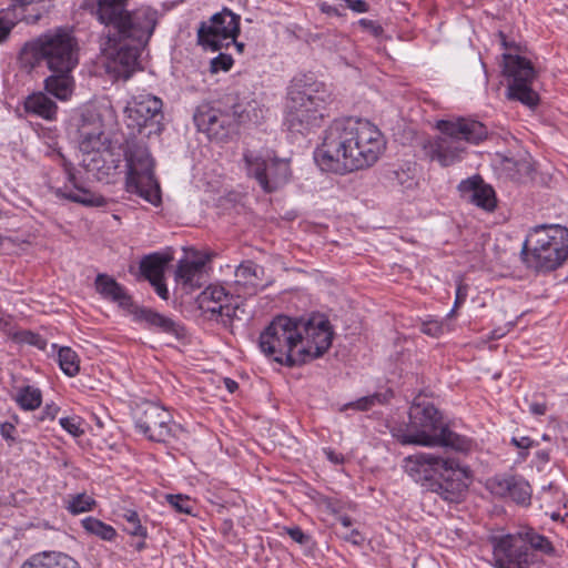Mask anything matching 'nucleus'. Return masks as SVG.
Instances as JSON below:
<instances>
[{
  "label": "nucleus",
  "mask_w": 568,
  "mask_h": 568,
  "mask_svg": "<svg viewBox=\"0 0 568 568\" xmlns=\"http://www.w3.org/2000/svg\"><path fill=\"white\" fill-rule=\"evenodd\" d=\"M385 149L384 135L375 124L349 116L331 123L314 159L323 171L343 174L372 166Z\"/></svg>",
  "instance_id": "1"
},
{
  "label": "nucleus",
  "mask_w": 568,
  "mask_h": 568,
  "mask_svg": "<svg viewBox=\"0 0 568 568\" xmlns=\"http://www.w3.org/2000/svg\"><path fill=\"white\" fill-rule=\"evenodd\" d=\"M407 475L450 504L462 503L471 481V470L455 458L419 453L404 459Z\"/></svg>",
  "instance_id": "2"
},
{
  "label": "nucleus",
  "mask_w": 568,
  "mask_h": 568,
  "mask_svg": "<svg viewBox=\"0 0 568 568\" xmlns=\"http://www.w3.org/2000/svg\"><path fill=\"white\" fill-rule=\"evenodd\" d=\"M78 51L72 30L57 28L26 42L18 60L21 68L28 71L44 61L50 71L72 72L78 64Z\"/></svg>",
  "instance_id": "3"
},
{
  "label": "nucleus",
  "mask_w": 568,
  "mask_h": 568,
  "mask_svg": "<svg viewBox=\"0 0 568 568\" xmlns=\"http://www.w3.org/2000/svg\"><path fill=\"white\" fill-rule=\"evenodd\" d=\"M395 437L402 445L443 446L458 452L469 449V440L450 430L434 404H414L409 412V423L405 430Z\"/></svg>",
  "instance_id": "4"
},
{
  "label": "nucleus",
  "mask_w": 568,
  "mask_h": 568,
  "mask_svg": "<svg viewBox=\"0 0 568 568\" xmlns=\"http://www.w3.org/2000/svg\"><path fill=\"white\" fill-rule=\"evenodd\" d=\"M128 3L129 0H98L97 18L111 37L145 45L158 24V11L146 6L130 11Z\"/></svg>",
  "instance_id": "5"
},
{
  "label": "nucleus",
  "mask_w": 568,
  "mask_h": 568,
  "mask_svg": "<svg viewBox=\"0 0 568 568\" xmlns=\"http://www.w3.org/2000/svg\"><path fill=\"white\" fill-rule=\"evenodd\" d=\"M440 135L424 143L425 155L442 166H449L463 159L466 143L478 144L487 138L486 126L475 120L458 118L439 120L436 124Z\"/></svg>",
  "instance_id": "6"
},
{
  "label": "nucleus",
  "mask_w": 568,
  "mask_h": 568,
  "mask_svg": "<svg viewBox=\"0 0 568 568\" xmlns=\"http://www.w3.org/2000/svg\"><path fill=\"white\" fill-rule=\"evenodd\" d=\"M331 93L323 84L302 87L295 82L288 90L286 102V124L290 131L304 133L320 126Z\"/></svg>",
  "instance_id": "7"
},
{
  "label": "nucleus",
  "mask_w": 568,
  "mask_h": 568,
  "mask_svg": "<svg viewBox=\"0 0 568 568\" xmlns=\"http://www.w3.org/2000/svg\"><path fill=\"white\" fill-rule=\"evenodd\" d=\"M298 318L277 315L260 334L258 347L272 361L295 367L305 364V358L298 355Z\"/></svg>",
  "instance_id": "8"
},
{
  "label": "nucleus",
  "mask_w": 568,
  "mask_h": 568,
  "mask_svg": "<svg viewBox=\"0 0 568 568\" xmlns=\"http://www.w3.org/2000/svg\"><path fill=\"white\" fill-rule=\"evenodd\" d=\"M559 233L561 227L537 226L529 233L520 252L523 262L536 272L557 270L568 257V250L561 239L550 232Z\"/></svg>",
  "instance_id": "9"
},
{
  "label": "nucleus",
  "mask_w": 568,
  "mask_h": 568,
  "mask_svg": "<svg viewBox=\"0 0 568 568\" xmlns=\"http://www.w3.org/2000/svg\"><path fill=\"white\" fill-rule=\"evenodd\" d=\"M125 190L146 202L158 205L161 202L160 185L154 176V162L144 145L131 144L125 151Z\"/></svg>",
  "instance_id": "10"
},
{
  "label": "nucleus",
  "mask_w": 568,
  "mask_h": 568,
  "mask_svg": "<svg viewBox=\"0 0 568 568\" xmlns=\"http://www.w3.org/2000/svg\"><path fill=\"white\" fill-rule=\"evenodd\" d=\"M504 74L508 78L507 98L528 108L539 104V95L531 88L536 70L530 60L518 54L504 53Z\"/></svg>",
  "instance_id": "11"
},
{
  "label": "nucleus",
  "mask_w": 568,
  "mask_h": 568,
  "mask_svg": "<svg viewBox=\"0 0 568 568\" xmlns=\"http://www.w3.org/2000/svg\"><path fill=\"white\" fill-rule=\"evenodd\" d=\"M243 158L248 176L254 178L265 193L277 191L291 178V168L287 160L254 154L251 151H246Z\"/></svg>",
  "instance_id": "12"
},
{
  "label": "nucleus",
  "mask_w": 568,
  "mask_h": 568,
  "mask_svg": "<svg viewBox=\"0 0 568 568\" xmlns=\"http://www.w3.org/2000/svg\"><path fill=\"white\" fill-rule=\"evenodd\" d=\"M162 106V100L151 94L134 98L124 110L128 128L132 130V133L143 134L148 138L160 134L163 130L164 118Z\"/></svg>",
  "instance_id": "13"
},
{
  "label": "nucleus",
  "mask_w": 568,
  "mask_h": 568,
  "mask_svg": "<svg viewBox=\"0 0 568 568\" xmlns=\"http://www.w3.org/2000/svg\"><path fill=\"white\" fill-rule=\"evenodd\" d=\"M488 540L496 568H540L536 555L526 547L520 535H494Z\"/></svg>",
  "instance_id": "14"
},
{
  "label": "nucleus",
  "mask_w": 568,
  "mask_h": 568,
  "mask_svg": "<svg viewBox=\"0 0 568 568\" xmlns=\"http://www.w3.org/2000/svg\"><path fill=\"white\" fill-rule=\"evenodd\" d=\"M134 424L149 440L168 443L174 437L171 414L155 403L145 402L138 405L134 412Z\"/></svg>",
  "instance_id": "15"
},
{
  "label": "nucleus",
  "mask_w": 568,
  "mask_h": 568,
  "mask_svg": "<svg viewBox=\"0 0 568 568\" xmlns=\"http://www.w3.org/2000/svg\"><path fill=\"white\" fill-rule=\"evenodd\" d=\"M298 318V355L305 358V364L322 357L331 347L333 331L331 324L324 318Z\"/></svg>",
  "instance_id": "16"
},
{
  "label": "nucleus",
  "mask_w": 568,
  "mask_h": 568,
  "mask_svg": "<svg viewBox=\"0 0 568 568\" xmlns=\"http://www.w3.org/2000/svg\"><path fill=\"white\" fill-rule=\"evenodd\" d=\"M240 19V16L224 8L213 14L209 22L201 23L197 31L199 43L212 51L221 50L225 41H234L239 36Z\"/></svg>",
  "instance_id": "17"
},
{
  "label": "nucleus",
  "mask_w": 568,
  "mask_h": 568,
  "mask_svg": "<svg viewBox=\"0 0 568 568\" xmlns=\"http://www.w3.org/2000/svg\"><path fill=\"white\" fill-rule=\"evenodd\" d=\"M193 120L197 130L206 133L211 140L223 141L233 132L231 114L209 102L196 108Z\"/></svg>",
  "instance_id": "18"
},
{
  "label": "nucleus",
  "mask_w": 568,
  "mask_h": 568,
  "mask_svg": "<svg viewBox=\"0 0 568 568\" xmlns=\"http://www.w3.org/2000/svg\"><path fill=\"white\" fill-rule=\"evenodd\" d=\"M77 141L81 152L99 151V148L111 144L104 132V123L101 114L93 109H88L78 121Z\"/></svg>",
  "instance_id": "19"
},
{
  "label": "nucleus",
  "mask_w": 568,
  "mask_h": 568,
  "mask_svg": "<svg viewBox=\"0 0 568 568\" xmlns=\"http://www.w3.org/2000/svg\"><path fill=\"white\" fill-rule=\"evenodd\" d=\"M108 44L109 47L104 49V52L110 59V62L114 64V71H116L119 75L129 78L138 64L141 48L143 45H140L139 43H122L121 40L111 37V34H108Z\"/></svg>",
  "instance_id": "20"
},
{
  "label": "nucleus",
  "mask_w": 568,
  "mask_h": 568,
  "mask_svg": "<svg viewBox=\"0 0 568 568\" xmlns=\"http://www.w3.org/2000/svg\"><path fill=\"white\" fill-rule=\"evenodd\" d=\"M131 313L135 322L144 323L145 327L155 333L166 334L182 339L185 336L184 326L174 321L173 318L165 316L152 308L144 306H134Z\"/></svg>",
  "instance_id": "21"
},
{
  "label": "nucleus",
  "mask_w": 568,
  "mask_h": 568,
  "mask_svg": "<svg viewBox=\"0 0 568 568\" xmlns=\"http://www.w3.org/2000/svg\"><path fill=\"white\" fill-rule=\"evenodd\" d=\"M263 276V266L252 260L243 261L234 272L233 286L236 298L253 296L264 288Z\"/></svg>",
  "instance_id": "22"
},
{
  "label": "nucleus",
  "mask_w": 568,
  "mask_h": 568,
  "mask_svg": "<svg viewBox=\"0 0 568 568\" xmlns=\"http://www.w3.org/2000/svg\"><path fill=\"white\" fill-rule=\"evenodd\" d=\"M489 490L499 497H509L517 504L528 505L531 488L528 481L517 476H495L487 481Z\"/></svg>",
  "instance_id": "23"
},
{
  "label": "nucleus",
  "mask_w": 568,
  "mask_h": 568,
  "mask_svg": "<svg viewBox=\"0 0 568 568\" xmlns=\"http://www.w3.org/2000/svg\"><path fill=\"white\" fill-rule=\"evenodd\" d=\"M462 196L467 197L476 206L491 212L497 206V199L494 189L486 184L480 175H473L458 185Z\"/></svg>",
  "instance_id": "24"
},
{
  "label": "nucleus",
  "mask_w": 568,
  "mask_h": 568,
  "mask_svg": "<svg viewBox=\"0 0 568 568\" xmlns=\"http://www.w3.org/2000/svg\"><path fill=\"white\" fill-rule=\"evenodd\" d=\"M82 165L87 172L92 173L99 181L112 175L120 165V158L111 150V144L99 148V151L82 152Z\"/></svg>",
  "instance_id": "25"
},
{
  "label": "nucleus",
  "mask_w": 568,
  "mask_h": 568,
  "mask_svg": "<svg viewBox=\"0 0 568 568\" xmlns=\"http://www.w3.org/2000/svg\"><path fill=\"white\" fill-rule=\"evenodd\" d=\"M67 181L72 185L74 191H65L62 187L50 186L53 194L61 200H68L85 206H103L106 201L102 195L95 194L87 189L81 180L77 176L75 168L65 172Z\"/></svg>",
  "instance_id": "26"
},
{
  "label": "nucleus",
  "mask_w": 568,
  "mask_h": 568,
  "mask_svg": "<svg viewBox=\"0 0 568 568\" xmlns=\"http://www.w3.org/2000/svg\"><path fill=\"white\" fill-rule=\"evenodd\" d=\"M97 292L108 301L116 303L120 307L131 312L134 303L126 290L118 283L113 277L106 274H98L94 281Z\"/></svg>",
  "instance_id": "27"
},
{
  "label": "nucleus",
  "mask_w": 568,
  "mask_h": 568,
  "mask_svg": "<svg viewBox=\"0 0 568 568\" xmlns=\"http://www.w3.org/2000/svg\"><path fill=\"white\" fill-rule=\"evenodd\" d=\"M52 74L44 80V89L59 100H68L72 92L74 81L71 72L51 71Z\"/></svg>",
  "instance_id": "28"
},
{
  "label": "nucleus",
  "mask_w": 568,
  "mask_h": 568,
  "mask_svg": "<svg viewBox=\"0 0 568 568\" xmlns=\"http://www.w3.org/2000/svg\"><path fill=\"white\" fill-rule=\"evenodd\" d=\"M24 109L28 113H33L45 120H52L55 118L58 106L47 94L38 92L27 98Z\"/></svg>",
  "instance_id": "29"
},
{
  "label": "nucleus",
  "mask_w": 568,
  "mask_h": 568,
  "mask_svg": "<svg viewBox=\"0 0 568 568\" xmlns=\"http://www.w3.org/2000/svg\"><path fill=\"white\" fill-rule=\"evenodd\" d=\"M204 262L202 261H181L176 268V278L189 288L201 287L200 280L203 277Z\"/></svg>",
  "instance_id": "30"
},
{
  "label": "nucleus",
  "mask_w": 568,
  "mask_h": 568,
  "mask_svg": "<svg viewBox=\"0 0 568 568\" xmlns=\"http://www.w3.org/2000/svg\"><path fill=\"white\" fill-rule=\"evenodd\" d=\"M19 3L23 21L33 24L47 16L54 7L53 0H16Z\"/></svg>",
  "instance_id": "31"
},
{
  "label": "nucleus",
  "mask_w": 568,
  "mask_h": 568,
  "mask_svg": "<svg viewBox=\"0 0 568 568\" xmlns=\"http://www.w3.org/2000/svg\"><path fill=\"white\" fill-rule=\"evenodd\" d=\"M78 564L73 558L63 552L43 551L32 556L21 568H61L64 561Z\"/></svg>",
  "instance_id": "32"
},
{
  "label": "nucleus",
  "mask_w": 568,
  "mask_h": 568,
  "mask_svg": "<svg viewBox=\"0 0 568 568\" xmlns=\"http://www.w3.org/2000/svg\"><path fill=\"white\" fill-rule=\"evenodd\" d=\"M210 310H201L205 314H210V320L220 321L226 328H231L233 321L239 318L237 311L240 302L222 304L220 302L209 303Z\"/></svg>",
  "instance_id": "33"
},
{
  "label": "nucleus",
  "mask_w": 568,
  "mask_h": 568,
  "mask_svg": "<svg viewBox=\"0 0 568 568\" xmlns=\"http://www.w3.org/2000/svg\"><path fill=\"white\" fill-rule=\"evenodd\" d=\"M169 257L161 253H152L144 256L140 262L141 274L150 282L164 277L165 266Z\"/></svg>",
  "instance_id": "34"
},
{
  "label": "nucleus",
  "mask_w": 568,
  "mask_h": 568,
  "mask_svg": "<svg viewBox=\"0 0 568 568\" xmlns=\"http://www.w3.org/2000/svg\"><path fill=\"white\" fill-rule=\"evenodd\" d=\"M232 126H234V122L239 124L243 123H258L263 118V111L258 108L255 101L246 102V103H236L232 106ZM234 128H232L233 130Z\"/></svg>",
  "instance_id": "35"
},
{
  "label": "nucleus",
  "mask_w": 568,
  "mask_h": 568,
  "mask_svg": "<svg viewBox=\"0 0 568 568\" xmlns=\"http://www.w3.org/2000/svg\"><path fill=\"white\" fill-rule=\"evenodd\" d=\"M23 17L19 3L16 0H12V3L8 8L0 10V42L9 37L11 30L18 22L23 21Z\"/></svg>",
  "instance_id": "36"
},
{
  "label": "nucleus",
  "mask_w": 568,
  "mask_h": 568,
  "mask_svg": "<svg viewBox=\"0 0 568 568\" xmlns=\"http://www.w3.org/2000/svg\"><path fill=\"white\" fill-rule=\"evenodd\" d=\"M212 302L229 304L239 302V298L234 295H230L223 286L210 285L197 297L199 308L210 310L209 303Z\"/></svg>",
  "instance_id": "37"
},
{
  "label": "nucleus",
  "mask_w": 568,
  "mask_h": 568,
  "mask_svg": "<svg viewBox=\"0 0 568 568\" xmlns=\"http://www.w3.org/2000/svg\"><path fill=\"white\" fill-rule=\"evenodd\" d=\"M516 535H520L526 544V547H529L531 551L536 550L549 556L555 554V548L549 539L542 535H539L532 528H523L517 531Z\"/></svg>",
  "instance_id": "38"
},
{
  "label": "nucleus",
  "mask_w": 568,
  "mask_h": 568,
  "mask_svg": "<svg viewBox=\"0 0 568 568\" xmlns=\"http://www.w3.org/2000/svg\"><path fill=\"white\" fill-rule=\"evenodd\" d=\"M81 526L89 535H93L105 541H111L116 537V530L111 525L92 516L82 519Z\"/></svg>",
  "instance_id": "39"
},
{
  "label": "nucleus",
  "mask_w": 568,
  "mask_h": 568,
  "mask_svg": "<svg viewBox=\"0 0 568 568\" xmlns=\"http://www.w3.org/2000/svg\"><path fill=\"white\" fill-rule=\"evenodd\" d=\"M16 402L24 410H34L42 403V393L39 388L28 385L18 390Z\"/></svg>",
  "instance_id": "40"
},
{
  "label": "nucleus",
  "mask_w": 568,
  "mask_h": 568,
  "mask_svg": "<svg viewBox=\"0 0 568 568\" xmlns=\"http://www.w3.org/2000/svg\"><path fill=\"white\" fill-rule=\"evenodd\" d=\"M58 363L62 372L73 377L80 371V359L78 354L70 347H60L58 352Z\"/></svg>",
  "instance_id": "41"
},
{
  "label": "nucleus",
  "mask_w": 568,
  "mask_h": 568,
  "mask_svg": "<svg viewBox=\"0 0 568 568\" xmlns=\"http://www.w3.org/2000/svg\"><path fill=\"white\" fill-rule=\"evenodd\" d=\"M97 501L85 493L70 495L65 505V509L72 515L91 511L95 508Z\"/></svg>",
  "instance_id": "42"
},
{
  "label": "nucleus",
  "mask_w": 568,
  "mask_h": 568,
  "mask_svg": "<svg viewBox=\"0 0 568 568\" xmlns=\"http://www.w3.org/2000/svg\"><path fill=\"white\" fill-rule=\"evenodd\" d=\"M123 518L126 520L124 530L131 536H136L145 539L148 537V530L141 525L139 514L135 510L126 509L123 514Z\"/></svg>",
  "instance_id": "43"
},
{
  "label": "nucleus",
  "mask_w": 568,
  "mask_h": 568,
  "mask_svg": "<svg viewBox=\"0 0 568 568\" xmlns=\"http://www.w3.org/2000/svg\"><path fill=\"white\" fill-rule=\"evenodd\" d=\"M392 396V392H387L385 394L375 393L373 395L362 397L358 400L351 403L348 406H352L358 410H367L372 408L375 404L386 403Z\"/></svg>",
  "instance_id": "44"
},
{
  "label": "nucleus",
  "mask_w": 568,
  "mask_h": 568,
  "mask_svg": "<svg viewBox=\"0 0 568 568\" xmlns=\"http://www.w3.org/2000/svg\"><path fill=\"white\" fill-rule=\"evenodd\" d=\"M166 501L180 514L193 515V506L187 496L184 495H166Z\"/></svg>",
  "instance_id": "45"
},
{
  "label": "nucleus",
  "mask_w": 568,
  "mask_h": 568,
  "mask_svg": "<svg viewBox=\"0 0 568 568\" xmlns=\"http://www.w3.org/2000/svg\"><path fill=\"white\" fill-rule=\"evenodd\" d=\"M13 339L18 343L37 346L40 349H44L47 346L45 339H43L39 334L27 329L17 332L13 335Z\"/></svg>",
  "instance_id": "46"
},
{
  "label": "nucleus",
  "mask_w": 568,
  "mask_h": 568,
  "mask_svg": "<svg viewBox=\"0 0 568 568\" xmlns=\"http://www.w3.org/2000/svg\"><path fill=\"white\" fill-rule=\"evenodd\" d=\"M233 65V58L230 54L221 52L219 55L213 58L210 63L211 73H217L220 71H229Z\"/></svg>",
  "instance_id": "47"
},
{
  "label": "nucleus",
  "mask_w": 568,
  "mask_h": 568,
  "mask_svg": "<svg viewBox=\"0 0 568 568\" xmlns=\"http://www.w3.org/2000/svg\"><path fill=\"white\" fill-rule=\"evenodd\" d=\"M59 423L64 430L74 437H79L84 433L79 417H62Z\"/></svg>",
  "instance_id": "48"
},
{
  "label": "nucleus",
  "mask_w": 568,
  "mask_h": 568,
  "mask_svg": "<svg viewBox=\"0 0 568 568\" xmlns=\"http://www.w3.org/2000/svg\"><path fill=\"white\" fill-rule=\"evenodd\" d=\"M511 444L521 449L519 456L525 459L528 455V449L534 446V440L527 436L513 437Z\"/></svg>",
  "instance_id": "49"
},
{
  "label": "nucleus",
  "mask_w": 568,
  "mask_h": 568,
  "mask_svg": "<svg viewBox=\"0 0 568 568\" xmlns=\"http://www.w3.org/2000/svg\"><path fill=\"white\" fill-rule=\"evenodd\" d=\"M468 295V286L464 284L463 282H459L456 288V296L454 302V307L449 313V316H452L457 308H459L466 301Z\"/></svg>",
  "instance_id": "50"
},
{
  "label": "nucleus",
  "mask_w": 568,
  "mask_h": 568,
  "mask_svg": "<svg viewBox=\"0 0 568 568\" xmlns=\"http://www.w3.org/2000/svg\"><path fill=\"white\" fill-rule=\"evenodd\" d=\"M444 326L437 321H426L422 325V332L432 337H438L443 334Z\"/></svg>",
  "instance_id": "51"
},
{
  "label": "nucleus",
  "mask_w": 568,
  "mask_h": 568,
  "mask_svg": "<svg viewBox=\"0 0 568 568\" xmlns=\"http://www.w3.org/2000/svg\"><path fill=\"white\" fill-rule=\"evenodd\" d=\"M358 24L364 30L368 31L371 34H373L376 38L383 36V33H384L383 27L376 21L363 18L358 21Z\"/></svg>",
  "instance_id": "52"
},
{
  "label": "nucleus",
  "mask_w": 568,
  "mask_h": 568,
  "mask_svg": "<svg viewBox=\"0 0 568 568\" xmlns=\"http://www.w3.org/2000/svg\"><path fill=\"white\" fill-rule=\"evenodd\" d=\"M318 504L333 515H339L342 510L341 501L326 496H321L318 499Z\"/></svg>",
  "instance_id": "53"
},
{
  "label": "nucleus",
  "mask_w": 568,
  "mask_h": 568,
  "mask_svg": "<svg viewBox=\"0 0 568 568\" xmlns=\"http://www.w3.org/2000/svg\"><path fill=\"white\" fill-rule=\"evenodd\" d=\"M394 180L398 185L404 187H410L414 183L413 176L409 174V170H395L393 171Z\"/></svg>",
  "instance_id": "54"
},
{
  "label": "nucleus",
  "mask_w": 568,
  "mask_h": 568,
  "mask_svg": "<svg viewBox=\"0 0 568 568\" xmlns=\"http://www.w3.org/2000/svg\"><path fill=\"white\" fill-rule=\"evenodd\" d=\"M16 432L17 428L12 423L4 422L0 424V434L9 443V445H12L16 442Z\"/></svg>",
  "instance_id": "55"
},
{
  "label": "nucleus",
  "mask_w": 568,
  "mask_h": 568,
  "mask_svg": "<svg viewBox=\"0 0 568 568\" xmlns=\"http://www.w3.org/2000/svg\"><path fill=\"white\" fill-rule=\"evenodd\" d=\"M286 529V532L287 535L297 544L300 545H306L310 540V536H307L306 534L303 532V530L297 527V526H294V527H288V528H285Z\"/></svg>",
  "instance_id": "56"
},
{
  "label": "nucleus",
  "mask_w": 568,
  "mask_h": 568,
  "mask_svg": "<svg viewBox=\"0 0 568 568\" xmlns=\"http://www.w3.org/2000/svg\"><path fill=\"white\" fill-rule=\"evenodd\" d=\"M59 410H60L59 406H57L54 403L47 404L44 406V408L42 409L38 419L40 422L53 420L57 417Z\"/></svg>",
  "instance_id": "57"
},
{
  "label": "nucleus",
  "mask_w": 568,
  "mask_h": 568,
  "mask_svg": "<svg viewBox=\"0 0 568 568\" xmlns=\"http://www.w3.org/2000/svg\"><path fill=\"white\" fill-rule=\"evenodd\" d=\"M51 156L53 158L54 161L58 162V164L62 168L63 172H68L70 170H72L74 168V165L72 164V162H70L63 153H61V151L59 150H53Z\"/></svg>",
  "instance_id": "58"
},
{
  "label": "nucleus",
  "mask_w": 568,
  "mask_h": 568,
  "mask_svg": "<svg viewBox=\"0 0 568 568\" xmlns=\"http://www.w3.org/2000/svg\"><path fill=\"white\" fill-rule=\"evenodd\" d=\"M150 284L154 287L156 294L162 300L169 298V290L166 287V284L164 283V277H160L158 280L150 281Z\"/></svg>",
  "instance_id": "59"
},
{
  "label": "nucleus",
  "mask_w": 568,
  "mask_h": 568,
  "mask_svg": "<svg viewBox=\"0 0 568 568\" xmlns=\"http://www.w3.org/2000/svg\"><path fill=\"white\" fill-rule=\"evenodd\" d=\"M344 540L352 542L353 545L361 546L365 538L357 529H352L349 532L339 535Z\"/></svg>",
  "instance_id": "60"
},
{
  "label": "nucleus",
  "mask_w": 568,
  "mask_h": 568,
  "mask_svg": "<svg viewBox=\"0 0 568 568\" xmlns=\"http://www.w3.org/2000/svg\"><path fill=\"white\" fill-rule=\"evenodd\" d=\"M345 2L354 12L364 13L369 10V4L364 0H345Z\"/></svg>",
  "instance_id": "61"
},
{
  "label": "nucleus",
  "mask_w": 568,
  "mask_h": 568,
  "mask_svg": "<svg viewBox=\"0 0 568 568\" xmlns=\"http://www.w3.org/2000/svg\"><path fill=\"white\" fill-rule=\"evenodd\" d=\"M320 10L327 16H336V17L343 16V13L341 12V10L338 8L331 6L326 2L320 3Z\"/></svg>",
  "instance_id": "62"
},
{
  "label": "nucleus",
  "mask_w": 568,
  "mask_h": 568,
  "mask_svg": "<svg viewBox=\"0 0 568 568\" xmlns=\"http://www.w3.org/2000/svg\"><path fill=\"white\" fill-rule=\"evenodd\" d=\"M529 412L536 416L545 415L547 412L546 403H531L529 405Z\"/></svg>",
  "instance_id": "63"
},
{
  "label": "nucleus",
  "mask_w": 568,
  "mask_h": 568,
  "mask_svg": "<svg viewBox=\"0 0 568 568\" xmlns=\"http://www.w3.org/2000/svg\"><path fill=\"white\" fill-rule=\"evenodd\" d=\"M11 324V317L9 315H7L6 313H3L2 311H0V328L7 331L8 327L10 326Z\"/></svg>",
  "instance_id": "64"
}]
</instances>
